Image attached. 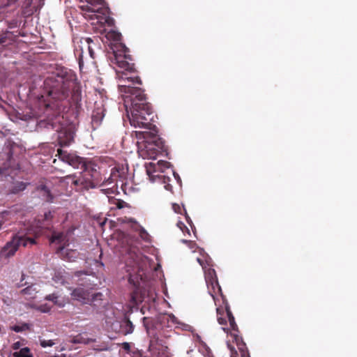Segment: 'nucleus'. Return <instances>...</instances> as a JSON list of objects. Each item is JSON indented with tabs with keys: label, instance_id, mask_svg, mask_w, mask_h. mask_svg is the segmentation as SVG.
<instances>
[{
	"label": "nucleus",
	"instance_id": "obj_1",
	"mask_svg": "<svg viewBox=\"0 0 357 357\" xmlns=\"http://www.w3.org/2000/svg\"><path fill=\"white\" fill-rule=\"evenodd\" d=\"M43 90L47 96L55 100H66L70 94L75 104L82 100L81 86L77 75L67 68H61L47 76L43 82Z\"/></svg>",
	"mask_w": 357,
	"mask_h": 357
},
{
	"label": "nucleus",
	"instance_id": "obj_2",
	"mask_svg": "<svg viewBox=\"0 0 357 357\" xmlns=\"http://www.w3.org/2000/svg\"><path fill=\"white\" fill-rule=\"evenodd\" d=\"M123 55L121 53L114 52V62L117 66L122 70H118L117 74L121 84H119V91L121 93L124 102L128 103L135 96L142 97L144 91L140 87H135L133 85L137 84L142 85L141 79L132 75L135 73V65L130 63L132 61L130 55L128 54V49L126 46L121 45Z\"/></svg>",
	"mask_w": 357,
	"mask_h": 357
},
{
	"label": "nucleus",
	"instance_id": "obj_3",
	"mask_svg": "<svg viewBox=\"0 0 357 357\" xmlns=\"http://www.w3.org/2000/svg\"><path fill=\"white\" fill-rule=\"evenodd\" d=\"M61 107L57 102H51L45 105L44 114L46 119L40 120L38 126L40 128L54 130L58 132V142L61 146H69L74 142L75 135V128L73 126L62 127L59 124Z\"/></svg>",
	"mask_w": 357,
	"mask_h": 357
},
{
	"label": "nucleus",
	"instance_id": "obj_4",
	"mask_svg": "<svg viewBox=\"0 0 357 357\" xmlns=\"http://www.w3.org/2000/svg\"><path fill=\"white\" fill-rule=\"evenodd\" d=\"M130 115H128L131 126L135 128H144L146 131L152 130L157 127L152 123L153 112L151 105L147 102L144 93L142 97L135 96L130 101Z\"/></svg>",
	"mask_w": 357,
	"mask_h": 357
},
{
	"label": "nucleus",
	"instance_id": "obj_5",
	"mask_svg": "<svg viewBox=\"0 0 357 357\" xmlns=\"http://www.w3.org/2000/svg\"><path fill=\"white\" fill-rule=\"evenodd\" d=\"M73 280L79 286L71 292L73 299L87 303L96 301L98 299V297L102 296L100 293L93 294L91 291L93 287L97 285L93 275H87L86 273L79 271L75 273Z\"/></svg>",
	"mask_w": 357,
	"mask_h": 357
},
{
	"label": "nucleus",
	"instance_id": "obj_6",
	"mask_svg": "<svg viewBox=\"0 0 357 357\" xmlns=\"http://www.w3.org/2000/svg\"><path fill=\"white\" fill-rule=\"evenodd\" d=\"M65 180L68 183L70 182L77 191L96 188L105 183L100 173L93 168L85 169L78 176L76 174L68 175L65 177Z\"/></svg>",
	"mask_w": 357,
	"mask_h": 357
},
{
	"label": "nucleus",
	"instance_id": "obj_7",
	"mask_svg": "<svg viewBox=\"0 0 357 357\" xmlns=\"http://www.w3.org/2000/svg\"><path fill=\"white\" fill-rule=\"evenodd\" d=\"M134 134L138 139L137 144H140L142 155L150 158H155L161 152L162 142L158 135V128H153L149 131H135Z\"/></svg>",
	"mask_w": 357,
	"mask_h": 357
},
{
	"label": "nucleus",
	"instance_id": "obj_8",
	"mask_svg": "<svg viewBox=\"0 0 357 357\" xmlns=\"http://www.w3.org/2000/svg\"><path fill=\"white\" fill-rule=\"evenodd\" d=\"M132 252L133 253L130 254V261L126 262V271L128 273L129 282L135 287H139V280H142L144 271L151 267V264L147 257Z\"/></svg>",
	"mask_w": 357,
	"mask_h": 357
},
{
	"label": "nucleus",
	"instance_id": "obj_9",
	"mask_svg": "<svg viewBox=\"0 0 357 357\" xmlns=\"http://www.w3.org/2000/svg\"><path fill=\"white\" fill-rule=\"evenodd\" d=\"M197 252L200 253L201 256L197 257V261L202 266L204 270L208 293L215 302V296L217 293L221 294V288L218 284L215 271L211 268V259L206 253L204 252L202 248H199Z\"/></svg>",
	"mask_w": 357,
	"mask_h": 357
},
{
	"label": "nucleus",
	"instance_id": "obj_10",
	"mask_svg": "<svg viewBox=\"0 0 357 357\" xmlns=\"http://www.w3.org/2000/svg\"><path fill=\"white\" fill-rule=\"evenodd\" d=\"M86 5L80 8L84 11V17L89 20H96V24H105L108 21L109 8L105 0H85Z\"/></svg>",
	"mask_w": 357,
	"mask_h": 357
},
{
	"label": "nucleus",
	"instance_id": "obj_11",
	"mask_svg": "<svg viewBox=\"0 0 357 357\" xmlns=\"http://www.w3.org/2000/svg\"><path fill=\"white\" fill-rule=\"evenodd\" d=\"M226 311H227V315L229 319V325L234 331V333L231 332V336L233 337L234 340L236 342V345L238 347V349L239 350L241 353V357H250L247 351L245 349V344H243L238 336L235 333V331L236 330L237 325L235 323L234 317L232 315L229 307L226 306ZM227 347L230 350V355L231 357H236L238 356V352L235 349V348L231 346L229 342H227Z\"/></svg>",
	"mask_w": 357,
	"mask_h": 357
},
{
	"label": "nucleus",
	"instance_id": "obj_12",
	"mask_svg": "<svg viewBox=\"0 0 357 357\" xmlns=\"http://www.w3.org/2000/svg\"><path fill=\"white\" fill-rule=\"evenodd\" d=\"M56 155L59 156L60 160L68 163L73 168H83L85 167V161L83 158L73 153H68L66 151H63L61 149H57Z\"/></svg>",
	"mask_w": 357,
	"mask_h": 357
},
{
	"label": "nucleus",
	"instance_id": "obj_13",
	"mask_svg": "<svg viewBox=\"0 0 357 357\" xmlns=\"http://www.w3.org/2000/svg\"><path fill=\"white\" fill-rule=\"evenodd\" d=\"M156 296L154 293V290L150 288L146 289L144 288L142 289L137 288L132 298L135 301L136 303H151L154 302L155 300Z\"/></svg>",
	"mask_w": 357,
	"mask_h": 357
},
{
	"label": "nucleus",
	"instance_id": "obj_14",
	"mask_svg": "<svg viewBox=\"0 0 357 357\" xmlns=\"http://www.w3.org/2000/svg\"><path fill=\"white\" fill-rule=\"evenodd\" d=\"M38 237L35 236L34 237L26 236L21 234H17L14 238L13 241H8L6 243V245H27L28 244H38L39 241H38Z\"/></svg>",
	"mask_w": 357,
	"mask_h": 357
},
{
	"label": "nucleus",
	"instance_id": "obj_15",
	"mask_svg": "<svg viewBox=\"0 0 357 357\" xmlns=\"http://www.w3.org/2000/svg\"><path fill=\"white\" fill-rule=\"evenodd\" d=\"M107 38L112 40L113 42L116 43V47H119V50H113V54H114V52H116L117 53H121L122 55H123V49L121 45L125 46L122 43H119L121 40L122 36L120 33L116 31H110L107 33ZM112 62H114V57L112 59Z\"/></svg>",
	"mask_w": 357,
	"mask_h": 357
},
{
	"label": "nucleus",
	"instance_id": "obj_16",
	"mask_svg": "<svg viewBox=\"0 0 357 357\" xmlns=\"http://www.w3.org/2000/svg\"><path fill=\"white\" fill-rule=\"evenodd\" d=\"M124 174L123 168H121L119 167H113L111 169L109 177L107 180L105 178L102 179L105 181L104 184H111L116 182L118 178L124 177Z\"/></svg>",
	"mask_w": 357,
	"mask_h": 357
},
{
	"label": "nucleus",
	"instance_id": "obj_17",
	"mask_svg": "<svg viewBox=\"0 0 357 357\" xmlns=\"http://www.w3.org/2000/svg\"><path fill=\"white\" fill-rule=\"evenodd\" d=\"M145 168L147 175L149 176L152 181H155L160 177V174H158V170L160 168V165L155 162H148L145 164Z\"/></svg>",
	"mask_w": 357,
	"mask_h": 357
},
{
	"label": "nucleus",
	"instance_id": "obj_18",
	"mask_svg": "<svg viewBox=\"0 0 357 357\" xmlns=\"http://www.w3.org/2000/svg\"><path fill=\"white\" fill-rule=\"evenodd\" d=\"M56 253L63 259L68 261H72L76 257V252L68 247H59Z\"/></svg>",
	"mask_w": 357,
	"mask_h": 357
},
{
	"label": "nucleus",
	"instance_id": "obj_19",
	"mask_svg": "<svg viewBox=\"0 0 357 357\" xmlns=\"http://www.w3.org/2000/svg\"><path fill=\"white\" fill-rule=\"evenodd\" d=\"M105 109L102 107H96L92 112V123L96 126L100 125L105 116Z\"/></svg>",
	"mask_w": 357,
	"mask_h": 357
},
{
	"label": "nucleus",
	"instance_id": "obj_20",
	"mask_svg": "<svg viewBox=\"0 0 357 357\" xmlns=\"http://www.w3.org/2000/svg\"><path fill=\"white\" fill-rule=\"evenodd\" d=\"M139 237L146 243H152L153 242V236L141 225H138L135 229Z\"/></svg>",
	"mask_w": 357,
	"mask_h": 357
},
{
	"label": "nucleus",
	"instance_id": "obj_21",
	"mask_svg": "<svg viewBox=\"0 0 357 357\" xmlns=\"http://www.w3.org/2000/svg\"><path fill=\"white\" fill-rule=\"evenodd\" d=\"M93 225L94 227H99L102 231L105 230V227L108 226L109 228H112L113 226V222L112 220H109L105 217H95Z\"/></svg>",
	"mask_w": 357,
	"mask_h": 357
},
{
	"label": "nucleus",
	"instance_id": "obj_22",
	"mask_svg": "<svg viewBox=\"0 0 357 357\" xmlns=\"http://www.w3.org/2000/svg\"><path fill=\"white\" fill-rule=\"evenodd\" d=\"M164 319H165L168 323H171L173 325H176L177 327L182 328L183 330L190 331L191 328L190 326L180 322L178 319L173 314H166L164 317Z\"/></svg>",
	"mask_w": 357,
	"mask_h": 357
},
{
	"label": "nucleus",
	"instance_id": "obj_23",
	"mask_svg": "<svg viewBox=\"0 0 357 357\" xmlns=\"http://www.w3.org/2000/svg\"><path fill=\"white\" fill-rule=\"evenodd\" d=\"M50 243H62L65 241H68L66 238V235H65L64 232L63 231H54L52 233L51 236L50 237Z\"/></svg>",
	"mask_w": 357,
	"mask_h": 357
},
{
	"label": "nucleus",
	"instance_id": "obj_24",
	"mask_svg": "<svg viewBox=\"0 0 357 357\" xmlns=\"http://www.w3.org/2000/svg\"><path fill=\"white\" fill-rule=\"evenodd\" d=\"M17 250V247H2L0 251V259L6 260L7 258L15 255Z\"/></svg>",
	"mask_w": 357,
	"mask_h": 357
},
{
	"label": "nucleus",
	"instance_id": "obj_25",
	"mask_svg": "<svg viewBox=\"0 0 357 357\" xmlns=\"http://www.w3.org/2000/svg\"><path fill=\"white\" fill-rule=\"evenodd\" d=\"M155 164L160 165V168L158 170V174H161L162 173H165L166 172V170H169L172 174L174 175L175 177H176V176H177L178 178L180 179L178 175L176 174V172L173 169H171V165L169 162L164 161V160H159L157 162H155Z\"/></svg>",
	"mask_w": 357,
	"mask_h": 357
},
{
	"label": "nucleus",
	"instance_id": "obj_26",
	"mask_svg": "<svg viewBox=\"0 0 357 357\" xmlns=\"http://www.w3.org/2000/svg\"><path fill=\"white\" fill-rule=\"evenodd\" d=\"M120 332L123 335L130 334L133 332L134 326L132 323L128 319L122 321L120 324Z\"/></svg>",
	"mask_w": 357,
	"mask_h": 357
},
{
	"label": "nucleus",
	"instance_id": "obj_27",
	"mask_svg": "<svg viewBox=\"0 0 357 357\" xmlns=\"http://www.w3.org/2000/svg\"><path fill=\"white\" fill-rule=\"evenodd\" d=\"M28 183L22 181H17L13 183V186L9 189L12 194H17L25 190Z\"/></svg>",
	"mask_w": 357,
	"mask_h": 357
},
{
	"label": "nucleus",
	"instance_id": "obj_28",
	"mask_svg": "<svg viewBox=\"0 0 357 357\" xmlns=\"http://www.w3.org/2000/svg\"><path fill=\"white\" fill-rule=\"evenodd\" d=\"M38 190H40L42 196L44 197V199L47 202H52L53 195H52L50 190L46 185H40L38 188Z\"/></svg>",
	"mask_w": 357,
	"mask_h": 357
},
{
	"label": "nucleus",
	"instance_id": "obj_29",
	"mask_svg": "<svg viewBox=\"0 0 357 357\" xmlns=\"http://www.w3.org/2000/svg\"><path fill=\"white\" fill-rule=\"evenodd\" d=\"M45 299L53 302L55 305L59 307H63L66 305V301L63 299H60L59 296L53 294H50L45 297Z\"/></svg>",
	"mask_w": 357,
	"mask_h": 357
},
{
	"label": "nucleus",
	"instance_id": "obj_30",
	"mask_svg": "<svg viewBox=\"0 0 357 357\" xmlns=\"http://www.w3.org/2000/svg\"><path fill=\"white\" fill-rule=\"evenodd\" d=\"M10 3H14L20 1V0H8ZM32 3V0H22V7L25 10L24 13L32 12V10H29Z\"/></svg>",
	"mask_w": 357,
	"mask_h": 357
},
{
	"label": "nucleus",
	"instance_id": "obj_31",
	"mask_svg": "<svg viewBox=\"0 0 357 357\" xmlns=\"http://www.w3.org/2000/svg\"><path fill=\"white\" fill-rule=\"evenodd\" d=\"M165 184V188L168 191H172L173 187L169 183L170 178L168 176L160 174V177L157 178Z\"/></svg>",
	"mask_w": 357,
	"mask_h": 357
},
{
	"label": "nucleus",
	"instance_id": "obj_32",
	"mask_svg": "<svg viewBox=\"0 0 357 357\" xmlns=\"http://www.w3.org/2000/svg\"><path fill=\"white\" fill-rule=\"evenodd\" d=\"M22 293L24 296H27L28 298H33L35 297L36 294L37 293L36 288L34 286H29L26 288H24L22 290Z\"/></svg>",
	"mask_w": 357,
	"mask_h": 357
},
{
	"label": "nucleus",
	"instance_id": "obj_33",
	"mask_svg": "<svg viewBox=\"0 0 357 357\" xmlns=\"http://www.w3.org/2000/svg\"><path fill=\"white\" fill-rule=\"evenodd\" d=\"M13 357H33L28 347L21 349L19 351H15L13 354Z\"/></svg>",
	"mask_w": 357,
	"mask_h": 357
},
{
	"label": "nucleus",
	"instance_id": "obj_34",
	"mask_svg": "<svg viewBox=\"0 0 357 357\" xmlns=\"http://www.w3.org/2000/svg\"><path fill=\"white\" fill-rule=\"evenodd\" d=\"M53 280L56 284H63L66 280V276L63 275L61 272H58L55 273Z\"/></svg>",
	"mask_w": 357,
	"mask_h": 357
},
{
	"label": "nucleus",
	"instance_id": "obj_35",
	"mask_svg": "<svg viewBox=\"0 0 357 357\" xmlns=\"http://www.w3.org/2000/svg\"><path fill=\"white\" fill-rule=\"evenodd\" d=\"M29 325L27 324H22L21 325H15L10 327V330L20 333L29 329Z\"/></svg>",
	"mask_w": 357,
	"mask_h": 357
},
{
	"label": "nucleus",
	"instance_id": "obj_36",
	"mask_svg": "<svg viewBox=\"0 0 357 357\" xmlns=\"http://www.w3.org/2000/svg\"><path fill=\"white\" fill-rule=\"evenodd\" d=\"M86 42L87 50H88V52L89 54V56H90V57L91 59H94L95 58V53H94L93 47L91 45V43L92 42V40L90 38H87L86 39Z\"/></svg>",
	"mask_w": 357,
	"mask_h": 357
},
{
	"label": "nucleus",
	"instance_id": "obj_37",
	"mask_svg": "<svg viewBox=\"0 0 357 357\" xmlns=\"http://www.w3.org/2000/svg\"><path fill=\"white\" fill-rule=\"evenodd\" d=\"M11 35L10 32H5L0 35V45H7V40L9 38V36Z\"/></svg>",
	"mask_w": 357,
	"mask_h": 357
},
{
	"label": "nucleus",
	"instance_id": "obj_38",
	"mask_svg": "<svg viewBox=\"0 0 357 357\" xmlns=\"http://www.w3.org/2000/svg\"><path fill=\"white\" fill-rule=\"evenodd\" d=\"M54 342L52 340H40V345L43 347H52L54 344Z\"/></svg>",
	"mask_w": 357,
	"mask_h": 357
},
{
	"label": "nucleus",
	"instance_id": "obj_39",
	"mask_svg": "<svg viewBox=\"0 0 357 357\" xmlns=\"http://www.w3.org/2000/svg\"><path fill=\"white\" fill-rule=\"evenodd\" d=\"M77 229L75 226H71L70 228L68 229L65 234L66 235V238L68 241V238L74 234L75 230Z\"/></svg>",
	"mask_w": 357,
	"mask_h": 357
},
{
	"label": "nucleus",
	"instance_id": "obj_40",
	"mask_svg": "<svg viewBox=\"0 0 357 357\" xmlns=\"http://www.w3.org/2000/svg\"><path fill=\"white\" fill-rule=\"evenodd\" d=\"M36 309L42 312H48L50 310V307L47 304L40 305Z\"/></svg>",
	"mask_w": 357,
	"mask_h": 357
},
{
	"label": "nucleus",
	"instance_id": "obj_41",
	"mask_svg": "<svg viewBox=\"0 0 357 357\" xmlns=\"http://www.w3.org/2000/svg\"><path fill=\"white\" fill-rule=\"evenodd\" d=\"M172 209L176 213H182V208L181 206L178 204H172Z\"/></svg>",
	"mask_w": 357,
	"mask_h": 357
},
{
	"label": "nucleus",
	"instance_id": "obj_42",
	"mask_svg": "<svg viewBox=\"0 0 357 357\" xmlns=\"http://www.w3.org/2000/svg\"><path fill=\"white\" fill-rule=\"evenodd\" d=\"M52 218V213L51 211H48V212H46L45 214H44V219L45 220H50Z\"/></svg>",
	"mask_w": 357,
	"mask_h": 357
},
{
	"label": "nucleus",
	"instance_id": "obj_43",
	"mask_svg": "<svg viewBox=\"0 0 357 357\" xmlns=\"http://www.w3.org/2000/svg\"><path fill=\"white\" fill-rule=\"evenodd\" d=\"M126 202L121 200H118L116 202V206L118 208H122L124 207Z\"/></svg>",
	"mask_w": 357,
	"mask_h": 357
},
{
	"label": "nucleus",
	"instance_id": "obj_44",
	"mask_svg": "<svg viewBox=\"0 0 357 357\" xmlns=\"http://www.w3.org/2000/svg\"><path fill=\"white\" fill-rule=\"evenodd\" d=\"M20 347V342H15L13 344V349L14 350H17L19 349Z\"/></svg>",
	"mask_w": 357,
	"mask_h": 357
},
{
	"label": "nucleus",
	"instance_id": "obj_45",
	"mask_svg": "<svg viewBox=\"0 0 357 357\" xmlns=\"http://www.w3.org/2000/svg\"><path fill=\"white\" fill-rule=\"evenodd\" d=\"M79 65L80 68L83 66V55L82 54L79 56Z\"/></svg>",
	"mask_w": 357,
	"mask_h": 357
},
{
	"label": "nucleus",
	"instance_id": "obj_46",
	"mask_svg": "<svg viewBox=\"0 0 357 357\" xmlns=\"http://www.w3.org/2000/svg\"><path fill=\"white\" fill-rule=\"evenodd\" d=\"M95 349L98 351H107L108 350V347L107 346H104L100 348H96Z\"/></svg>",
	"mask_w": 357,
	"mask_h": 357
},
{
	"label": "nucleus",
	"instance_id": "obj_47",
	"mask_svg": "<svg viewBox=\"0 0 357 357\" xmlns=\"http://www.w3.org/2000/svg\"><path fill=\"white\" fill-rule=\"evenodd\" d=\"M218 321L220 324H224L226 322V321L224 319H222L220 317H218Z\"/></svg>",
	"mask_w": 357,
	"mask_h": 357
},
{
	"label": "nucleus",
	"instance_id": "obj_48",
	"mask_svg": "<svg viewBox=\"0 0 357 357\" xmlns=\"http://www.w3.org/2000/svg\"><path fill=\"white\" fill-rule=\"evenodd\" d=\"M5 170L6 169H3L2 167H0V174L6 176L7 174V173L5 172Z\"/></svg>",
	"mask_w": 357,
	"mask_h": 357
},
{
	"label": "nucleus",
	"instance_id": "obj_49",
	"mask_svg": "<svg viewBox=\"0 0 357 357\" xmlns=\"http://www.w3.org/2000/svg\"><path fill=\"white\" fill-rule=\"evenodd\" d=\"M7 214H8V211H3V213H0V219L3 218L4 215Z\"/></svg>",
	"mask_w": 357,
	"mask_h": 357
},
{
	"label": "nucleus",
	"instance_id": "obj_50",
	"mask_svg": "<svg viewBox=\"0 0 357 357\" xmlns=\"http://www.w3.org/2000/svg\"><path fill=\"white\" fill-rule=\"evenodd\" d=\"M178 226L182 229V227H184L187 230V227L185 226V225L181 222H178Z\"/></svg>",
	"mask_w": 357,
	"mask_h": 357
},
{
	"label": "nucleus",
	"instance_id": "obj_51",
	"mask_svg": "<svg viewBox=\"0 0 357 357\" xmlns=\"http://www.w3.org/2000/svg\"><path fill=\"white\" fill-rule=\"evenodd\" d=\"M185 217H186V220H187L189 224H190L191 220H190V218H189V217H188V215H187V213H186V211H185Z\"/></svg>",
	"mask_w": 357,
	"mask_h": 357
},
{
	"label": "nucleus",
	"instance_id": "obj_52",
	"mask_svg": "<svg viewBox=\"0 0 357 357\" xmlns=\"http://www.w3.org/2000/svg\"><path fill=\"white\" fill-rule=\"evenodd\" d=\"M2 219H3V218H1V219H0V229H1L2 224H3Z\"/></svg>",
	"mask_w": 357,
	"mask_h": 357
},
{
	"label": "nucleus",
	"instance_id": "obj_53",
	"mask_svg": "<svg viewBox=\"0 0 357 357\" xmlns=\"http://www.w3.org/2000/svg\"><path fill=\"white\" fill-rule=\"evenodd\" d=\"M217 313H218V315H219L220 314V308H217Z\"/></svg>",
	"mask_w": 357,
	"mask_h": 357
},
{
	"label": "nucleus",
	"instance_id": "obj_54",
	"mask_svg": "<svg viewBox=\"0 0 357 357\" xmlns=\"http://www.w3.org/2000/svg\"><path fill=\"white\" fill-rule=\"evenodd\" d=\"M222 329L225 331L226 333H228V329L227 328H222Z\"/></svg>",
	"mask_w": 357,
	"mask_h": 357
},
{
	"label": "nucleus",
	"instance_id": "obj_55",
	"mask_svg": "<svg viewBox=\"0 0 357 357\" xmlns=\"http://www.w3.org/2000/svg\"><path fill=\"white\" fill-rule=\"evenodd\" d=\"M182 242L183 243H188L189 242V241H187V240H183Z\"/></svg>",
	"mask_w": 357,
	"mask_h": 357
},
{
	"label": "nucleus",
	"instance_id": "obj_56",
	"mask_svg": "<svg viewBox=\"0 0 357 357\" xmlns=\"http://www.w3.org/2000/svg\"><path fill=\"white\" fill-rule=\"evenodd\" d=\"M124 345H125V346H124V347H125V348H127V347H129L128 343H125V344H124Z\"/></svg>",
	"mask_w": 357,
	"mask_h": 357
},
{
	"label": "nucleus",
	"instance_id": "obj_57",
	"mask_svg": "<svg viewBox=\"0 0 357 357\" xmlns=\"http://www.w3.org/2000/svg\"><path fill=\"white\" fill-rule=\"evenodd\" d=\"M160 266L159 264H158V266L156 268H155V270L157 271L158 268H160Z\"/></svg>",
	"mask_w": 357,
	"mask_h": 357
}]
</instances>
